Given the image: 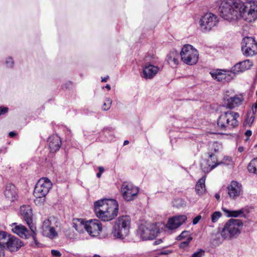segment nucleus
<instances>
[{"label":"nucleus","instance_id":"2f4dec72","mask_svg":"<svg viewBox=\"0 0 257 257\" xmlns=\"http://www.w3.org/2000/svg\"><path fill=\"white\" fill-rule=\"evenodd\" d=\"M254 119V112L253 109L252 112H248L246 114V117L245 118L246 125L250 127L252 125Z\"/></svg>","mask_w":257,"mask_h":257},{"label":"nucleus","instance_id":"7c9ffc66","mask_svg":"<svg viewBox=\"0 0 257 257\" xmlns=\"http://www.w3.org/2000/svg\"><path fill=\"white\" fill-rule=\"evenodd\" d=\"M249 172L257 175V157L252 159L247 166Z\"/></svg>","mask_w":257,"mask_h":257},{"label":"nucleus","instance_id":"ea45409f","mask_svg":"<svg viewBox=\"0 0 257 257\" xmlns=\"http://www.w3.org/2000/svg\"><path fill=\"white\" fill-rule=\"evenodd\" d=\"M6 64L8 67H12L14 65V61L12 57H8L6 61Z\"/></svg>","mask_w":257,"mask_h":257},{"label":"nucleus","instance_id":"412c9836","mask_svg":"<svg viewBox=\"0 0 257 257\" xmlns=\"http://www.w3.org/2000/svg\"><path fill=\"white\" fill-rule=\"evenodd\" d=\"M243 101V98L242 96L226 97L224 98V106L227 108L232 109L241 105Z\"/></svg>","mask_w":257,"mask_h":257},{"label":"nucleus","instance_id":"5701e85b","mask_svg":"<svg viewBox=\"0 0 257 257\" xmlns=\"http://www.w3.org/2000/svg\"><path fill=\"white\" fill-rule=\"evenodd\" d=\"M186 219L187 217L185 215L174 216L169 219L166 225V227L171 230L176 229L185 222Z\"/></svg>","mask_w":257,"mask_h":257},{"label":"nucleus","instance_id":"cd10ccee","mask_svg":"<svg viewBox=\"0 0 257 257\" xmlns=\"http://www.w3.org/2000/svg\"><path fill=\"white\" fill-rule=\"evenodd\" d=\"M73 227L78 232H83L84 230H86V222H85L83 219L75 218L73 219L72 221Z\"/></svg>","mask_w":257,"mask_h":257},{"label":"nucleus","instance_id":"13d9d810","mask_svg":"<svg viewBox=\"0 0 257 257\" xmlns=\"http://www.w3.org/2000/svg\"><path fill=\"white\" fill-rule=\"evenodd\" d=\"M255 109H257V100L254 104Z\"/></svg>","mask_w":257,"mask_h":257},{"label":"nucleus","instance_id":"72a5a7b5","mask_svg":"<svg viewBox=\"0 0 257 257\" xmlns=\"http://www.w3.org/2000/svg\"><path fill=\"white\" fill-rule=\"evenodd\" d=\"M221 148V146L218 142H214L210 146L209 152H212L213 154L219 152Z\"/></svg>","mask_w":257,"mask_h":257},{"label":"nucleus","instance_id":"49530a36","mask_svg":"<svg viewBox=\"0 0 257 257\" xmlns=\"http://www.w3.org/2000/svg\"><path fill=\"white\" fill-rule=\"evenodd\" d=\"M16 135H17V133H15V132H11L9 134V136L11 138H13V137H15Z\"/></svg>","mask_w":257,"mask_h":257},{"label":"nucleus","instance_id":"2eb2a0df","mask_svg":"<svg viewBox=\"0 0 257 257\" xmlns=\"http://www.w3.org/2000/svg\"><path fill=\"white\" fill-rule=\"evenodd\" d=\"M12 232L20 237L24 239H28L32 237V232L29 230L24 225L18 223H13L10 225Z\"/></svg>","mask_w":257,"mask_h":257},{"label":"nucleus","instance_id":"1a4fd4ad","mask_svg":"<svg viewBox=\"0 0 257 257\" xmlns=\"http://www.w3.org/2000/svg\"><path fill=\"white\" fill-rule=\"evenodd\" d=\"M153 58L150 55H147L144 58V63L143 66V77L146 79H151L154 78L160 69L155 66L153 63Z\"/></svg>","mask_w":257,"mask_h":257},{"label":"nucleus","instance_id":"79ce46f5","mask_svg":"<svg viewBox=\"0 0 257 257\" xmlns=\"http://www.w3.org/2000/svg\"><path fill=\"white\" fill-rule=\"evenodd\" d=\"M51 253L53 256L56 257H60L61 255V252L57 250H51Z\"/></svg>","mask_w":257,"mask_h":257},{"label":"nucleus","instance_id":"37998d69","mask_svg":"<svg viewBox=\"0 0 257 257\" xmlns=\"http://www.w3.org/2000/svg\"><path fill=\"white\" fill-rule=\"evenodd\" d=\"M201 215L197 216L196 217H195L193 219V221H192L193 224L194 225L197 224L198 223V222L199 221V220L201 219Z\"/></svg>","mask_w":257,"mask_h":257},{"label":"nucleus","instance_id":"a878e982","mask_svg":"<svg viewBox=\"0 0 257 257\" xmlns=\"http://www.w3.org/2000/svg\"><path fill=\"white\" fill-rule=\"evenodd\" d=\"M48 143L51 151L53 152L58 151L61 145L60 138L56 135L50 137L48 139Z\"/></svg>","mask_w":257,"mask_h":257},{"label":"nucleus","instance_id":"c9c22d12","mask_svg":"<svg viewBox=\"0 0 257 257\" xmlns=\"http://www.w3.org/2000/svg\"><path fill=\"white\" fill-rule=\"evenodd\" d=\"M112 100L110 98H106L104 100L103 106L102 109L104 110H108L111 105Z\"/></svg>","mask_w":257,"mask_h":257},{"label":"nucleus","instance_id":"0eeeda50","mask_svg":"<svg viewBox=\"0 0 257 257\" xmlns=\"http://www.w3.org/2000/svg\"><path fill=\"white\" fill-rule=\"evenodd\" d=\"M52 186V183L49 179L42 178L39 179L36 185L34 191V194L37 198L35 200V202L38 201L39 198L44 202L45 196L51 189Z\"/></svg>","mask_w":257,"mask_h":257},{"label":"nucleus","instance_id":"9d476101","mask_svg":"<svg viewBox=\"0 0 257 257\" xmlns=\"http://www.w3.org/2000/svg\"><path fill=\"white\" fill-rule=\"evenodd\" d=\"M20 213L23 219L26 222L30 229L32 232V238L36 244L38 242L36 239V227L33 222V213L32 208L29 205H23L20 208Z\"/></svg>","mask_w":257,"mask_h":257},{"label":"nucleus","instance_id":"8fccbe9b","mask_svg":"<svg viewBox=\"0 0 257 257\" xmlns=\"http://www.w3.org/2000/svg\"><path fill=\"white\" fill-rule=\"evenodd\" d=\"M98 169L99 170V172L102 173L104 170V168L102 167H99L98 168Z\"/></svg>","mask_w":257,"mask_h":257},{"label":"nucleus","instance_id":"20e7f679","mask_svg":"<svg viewBox=\"0 0 257 257\" xmlns=\"http://www.w3.org/2000/svg\"><path fill=\"white\" fill-rule=\"evenodd\" d=\"M131 218L128 216L119 217L113 227L112 233L115 237L122 239L129 233Z\"/></svg>","mask_w":257,"mask_h":257},{"label":"nucleus","instance_id":"ddd939ff","mask_svg":"<svg viewBox=\"0 0 257 257\" xmlns=\"http://www.w3.org/2000/svg\"><path fill=\"white\" fill-rule=\"evenodd\" d=\"M106 211H106L104 216L101 217L103 221L111 220L117 215L118 212V204L117 202L114 199H109Z\"/></svg>","mask_w":257,"mask_h":257},{"label":"nucleus","instance_id":"e433bc0d","mask_svg":"<svg viewBox=\"0 0 257 257\" xmlns=\"http://www.w3.org/2000/svg\"><path fill=\"white\" fill-rule=\"evenodd\" d=\"M222 214L219 211H215L211 215V218L212 222H217L221 216Z\"/></svg>","mask_w":257,"mask_h":257},{"label":"nucleus","instance_id":"5fc2aeb1","mask_svg":"<svg viewBox=\"0 0 257 257\" xmlns=\"http://www.w3.org/2000/svg\"><path fill=\"white\" fill-rule=\"evenodd\" d=\"M128 143H129V141L127 140H125L123 142V145L124 146L127 145V144H128Z\"/></svg>","mask_w":257,"mask_h":257},{"label":"nucleus","instance_id":"6ab92c4d","mask_svg":"<svg viewBox=\"0 0 257 257\" xmlns=\"http://www.w3.org/2000/svg\"><path fill=\"white\" fill-rule=\"evenodd\" d=\"M212 77L218 81L229 82L233 79V73L230 71H226L224 70H217L214 72L210 73Z\"/></svg>","mask_w":257,"mask_h":257},{"label":"nucleus","instance_id":"4c0bfd02","mask_svg":"<svg viewBox=\"0 0 257 257\" xmlns=\"http://www.w3.org/2000/svg\"><path fill=\"white\" fill-rule=\"evenodd\" d=\"M192 240V237H189L187 238V240H186L184 241L181 242L179 244V247L181 248H185L187 247L191 241Z\"/></svg>","mask_w":257,"mask_h":257},{"label":"nucleus","instance_id":"aec40b11","mask_svg":"<svg viewBox=\"0 0 257 257\" xmlns=\"http://www.w3.org/2000/svg\"><path fill=\"white\" fill-rule=\"evenodd\" d=\"M229 197L236 199L242 193V185L237 181H232L227 187Z\"/></svg>","mask_w":257,"mask_h":257},{"label":"nucleus","instance_id":"7ed1b4c3","mask_svg":"<svg viewBox=\"0 0 257 257\" xmlns=\"http://www.w3.org/2000/svg\"><path fill=\"white\" fill-rule=\"evenodd\" d=\"M243 222L237 219H230L224 225L221 236L224 239L231 240L236 238L240 233Z\"/></svg>","mask_w":257,"mask_h":257},{"label":"nucleus","instance_id":"f704fd0d","mask_svg":"<svg viewBox=\"0 0 257 257\" xmlns=\"http://www.w3.org/2000/svg\"><path fill=\"white\" fill-rule=\"evenodd\" d=\"M189 237H192L189 231L184 230L179 236L177 237L176 239L180 240L183 239H186V240H187V238Z\"/></svg>","mask_w":257,"mask_h":257},{"label":"nucleus","instance_id":"bb28decb","mask_svg":"<svg viewBox=\"0 0 257 257\" xmlns=\"http://www.w3.org/2000/svg\"><path fill=\"white\" fill-rule=\"evenodd\" d=\"M5 196L10 201H14L17 199V193L14 185L11 183L7 184L5 190Z\"/></svg>","mask_w":257,"mask_h":257},{"label":"nucleus","instance_id":"dca6fc26","mask_svg":"<svg viewBox=\"0 0 257 257\" xmlns=\"http://www.w3.org/2000/svg\"><path fill=\"white\" fill-rule=\"evenodd\" d=\"M41 229L43 235L51 239L54 238L58 235L55 226L52 224L51 220L49 219L44 221Z\"/></svg>","mask_w":257,"mask_h":257},{"label":"nucleus","instance_id":"f257e3e1","mask_svg":"<svg viewBox=\"0 0 257 257\" xmlns=\"http://www.w3.org/2000/svg\"><path fill=\"white\" fill-rule=\"evenodd\" d=\"M220 16L224 20L230 21L242 18L250 23L257 19V5L247 6L240 0H214Z\"/></svg>","mask_w":257,"mask_h":257},{"label":"nucleus","instance_id":"de8ad7c7","mask_svg":"<svg viewBox=\"0 0 257 257\" xmlns=\"http://www.w3.org/2000/svg\"><path fill=\"white\" fill-rule=\"evenodd\" d=\"M251 134L252 132L250 130H247L245 133V136H246L247 137L251 136Z\"/></svg>","mask_w":257,"mask_h":257},{"label":"nucleus","instance_id":"c85d7f7f","mask_svg":"<svg viewBox=\"0 0 257 257\" xmlns=\"http://www.w3.org/2000/svg\"><path fill=\"white\" fill-rule=\"evenodd\" d=\"M205 176H203L200 178L196 183L195 186V191L199 195H202L205 192Z\"/></svg>","mask_w":257,"mask_h":257},{"label":"nucleus","instance_id":"6e6d98bb","mask_svg":"<svg viewBox=\"0 0 257 257\" xmlns=\"http://www.w3.org/2000/svg\"><path fill=\"white\" fill-rule=\"evenodd\" d=\"M101 174L102 173H100V172H98L96 174V176L98 177V178H100L101 176Z\"/></svg>","mask_w":257,"mask_h":257},{"label":"nucleus","instance_id":"473e14b6","mask_svg":"<svg viewBox=\"0 0 257 257\" xmlns=\"http://www.w3.org/2000/svg\"><path fill=\"white\" fill-rule=\"evenodd\" d=\"M8 238V235L7 233L4 231H0V245L3 246L4 249Z\"/></svg>","mask_w":257,"mask_h":257},{"label":"nucleus","instance_id":"f8f14e48","mask_svg":"<svg viewBox=\"0 0 257 257\" xmlns=\"http://www.w3.org/2000/svg\"><path fill=\"white\" fill-rule=\"evenodd\" d=\"M241 50L245 56H252L257 54V43L252 37H246L241 42Z\"/></svg>","mask_w":257,"mask_h":257},{"label":"nucleus","instance_id":"4be33fe9","mask_svg":"<svg viewBox=\"0 0 257 257\" xmlns=\"http://www.w3.org/2000/svg\"><path fill=\"white\" fill-rule=\"evenodd\" d=\"M5 245L10 251H16L23 245V243L18 238L8 235V238Z\"/></svg>","mask_w":257,"mask_h":257},{"label":"nucleus","instance_id":"9b49d317","mask_svg":"<svg viewBox=\"0 0 257 257\" xmlns=\"http://www.w3.org/2000/svg\"><path fill=\"white\" fill-rule=\"evenodd\" d=\"M219 22L218 17L215 14L209 12L205 14L200 19L199 24L201 30L208 32L217 26Z\"/></svg>","mask_w":257,"mask_h":257},{"label":"nucleus","instance_id":"4468645a","mask_svg":"<svg viewBox=\"0 0 257 257\" xmlns=\"http://www.w3.org/2000/svg\"><path fill=\"white\" fill-rule=\"evenodd\" d=\"M208 154V160H204L201 164V169L204 173L209 172L218 165L223 163L222 162H217V158L212 152H209Z\"/></svg>","mask_w":257,"mask_h":257},{"label":"nucleus","instance_id":"39448f33","mask_svg":"<svg viewBox=\"0 0 257 257\" xmlns=\"http://www.w3.org/2000/svg\"><path fill=\"white\" fill-rule=\"evenodd\" d=\"M159 233V227L156 223L142 224L137 231V235L142 240H152Z\"/></svg>","mask_w":257,"mask_h":257},{"label":"nucleus","instance_id":"864d4df0","mask_svg":"<svg viewBox=\"0 0 257 257\" xmlns=\"http://www.w3.org/2000/svg\"><path fill=\"white\" fill-rule=\"evenodd\" d=\"M215 197L216 199H217V200H219V198H220V195H219V194H218V193H216V194H215Z\"/></svg>","mask_w":257,"mask_h":257},{"label":"nucleus","instance_id":"393cba45","mask_svg":"<svg viewBox=\"0 0 257 257\" xmlns=\"http://www.w3.org/2000/svg\"><path fill=\"white\" fill-rule=\"evenodd\" d=\"M180 53L175 50H173L167 55L166 60L172 67L174 68L180 62Z\"/></svg>","mask_w":257,"mask_h":257},{"label":"nucleus","instance_id":"f3484780","mask_svg":"<svg viewBox=\"0 0 257 257\" xmlns=\"http://www.w3.org/2000/svg\"><path fill=\"white\" fill-rule=\"evenodd\" d=\"M101 230L102 226L99 220L94 219L86 221V230L90 236L92 237L98 236Z\"/></svg>","mask_w":257,"mask_h":257},{"label":"nucleus","instance_id":"4d7b16f0","mask_svg":"<svg viewBox=\"0 0 257 257\" xmlns=\"http://www.w3.org/2000/svg\"><path fill=\"white\" fill-rule=\"evenodd\" d=\"M105 88H107V89L108 90H110V85L109 84H107L106 86H105Z\"/></svg>","mask_w":257,"mask_h":257},{"label":"nucleus","instance_id":"f03ea898","mask_svg":"<svg viewBox=\"0 0 257 257\" xmlns=\"http://www.w3.org/2000/svg\"><path fill=\"white\" fill-rule=\"evenodd\" d=\"M238 112L228 111L222 113L217 121V127L222 131H229L238 124L237 118L239 117Z\"/></svg>","mask_w":257,"mask_h":257},{"label":"nucleus","instance_id":"bf43d9fd","mask_svg":"<svg viewBox=\"0 0 257 257\" xmlns=\"http://www.w3.org/2000/svg\"><path fill=\"white\" fill-rule=\"evenodd\" d=\"M93 257H101L100 255H97V254H95Z\"/></svg>","mask_w":257,"mask_h":257},{"label":"nucleus","instance_id":"a19ab883","mask_svg":"<svg viewBox=\"0 0 257 257\" xmlns=\"http://www.w3.org/2000/svg\"><path fill=\"white\" fill-rule=\"evenodd\" d=\"M9 108L8 107L1 106H0V116L4 115L8 112Z\"/></svg>","mask_w":257,"mask_h":257},{"label":"nucleus","instance_id":"a18cd8bd","mask_svg":"<svg viewBox=\"0 0 257 257\" xmlns=\"http://www.w3.org/2000/svg\"><path fill=\"white\" fill-rule=\"evenodd\" d=\"M5 253H4V249L3 247L0 245V257H4Z\"/></svg>","mask_w":257,"mask_h":257},{"label":"nucleus","instance_id":"603ef678","mask_svg":"<svg viewBox=\"0 0 257 257\" xmlns=\"http://www.w3.org/2000/svg\"><path fill=\"white\" fill-rule=\"evenodd\" d=\"M243 151H244V148L242 147H239L238 148V151L240 153L242 152Z\"/></svg>","mask_w":257,"mask_h":257},{"label":"nucleus","instance_id":"423d86ee","mask_svg":"<svg viewBox=\"0 0 257 257\" xmlns=\"http://www.w3.org/2000/svg\"><path fill=\"white\" fill-rule=\"evenodd\" d=\"M182 61L189 65L196 64L199 58V53L193 46L186 44L183 46L180 52Z\"/></svg>","mask_w":257,"mask_h":257},{"label":"nucleus","instance_id":"58836bf2","mask_svg":"<svg viewBox=\"0 0 257 257\" xmlns=\"http://www.w3.org/2000/svg\"><path fill=\"white\" fill-rule=\"evenodd\" d=\"M205 254V251L202 249H199L192 254L191 257H203Z\"/></svg>","mask_w":257,"mask_h":257},{"label":"nucleus","instance_id":"a211bd4d","mask_svg":"<svg viewBox=\"0 0 257 257\" xmlns=\"http://www.w3.org/2000/svg\"><path fill=\"white\" fill-rule=\"evenodd\" d=\"M108 199H102L97 200L94 202V209L96 216L102 220V218L104 216L105 212H107V208L108 205Z\"/></svg>","mask_w":257,"mask_h":257},{"label":"nucleus","instance_id":"c756f323","mask_svg":"<svg viewBox=\"0 0 257 257\" xmlns=\"http://www.w3.org/2000/svg\"><path fill=\"white\" fill-rule=\"evenodd\" d=\"M222 210L228 217H237L243 214L244 213L243 209H242L238 210H229L223 208Z\"/></svg>","mask_w":257,"mask_h":257},{"label":"nucleus","instance_id":"3c124183","mask_svg":"<svg viewBox=\"0 0 257 257\" xmlns=\"http://www.w3.org/2000/svg\"><path fill=\"white\" fill-rule=\"evenodd\" d=\"M108 78V76H107L106 77H105L104 78H102L101 82H106Z\"/></svg>","mask_w":257,"mask_h":257},{"label":"nucleus","instance_id":"b1692460","mask_svg":"<svg viewBox=\"0 0 257 257\" xmlns=\"http://www.w3.org/2000/svg\"><path fill=\"white\" fill-rule=\"evenodd\" d=\"M253 63L249 59H246L234 65L231 68V72L233 74L242 72L250 69Z\"/></svg>","mask_w":257,"mask_h":257},{"label":"nucleus","instance_id":"c03bdc74","mask_svg":"<svg viewBox=\"0 0 257 257\" xmlns=\"http://www.w3.org/2000/svg\"><path fill=\"white\" fill-rule=\"evenodd\" d=\"M104 131V134H105V135L108 134L109 133H110V135H112V128H105L103 130Z\"/></svg>","mask_w":257,"mask_h":257},{"label":"nucleus","instance_id":"09e8293b","mask_svg":"<svg viewBox=\"0 0 257 257\" xmlns=\"http://www.w3.org/2000/svg\"><path fill=\"white\" fill-rule=\"evenodd\" d=\"M171 251H168V250H164L163 251H162L161 252V254H169V253H171Z\"/></svg>","mask_w":257,"mask_h":257},{"label":"nucleus","instance_id":"6e6552de","mask_svg":"<svg viewBox=\"0 0 257 257\" xmlns=\"http://www.w3.org/2000/svg\"><path fill=\"white\" fill-rule=\"evenodd\" d=\"M139 188L131 182H124L120 188V193L122 198L126 202L136 200L138 196Z\"/></svg>","mask_w":257,"mask_h":257}]
</instances>
